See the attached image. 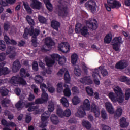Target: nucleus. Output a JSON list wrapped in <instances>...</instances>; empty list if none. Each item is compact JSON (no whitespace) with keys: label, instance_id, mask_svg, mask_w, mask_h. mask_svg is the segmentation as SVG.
<instances>
[{"label":"nucleus","instance_id":"nucleus-1","mask_svg":"<svg viewBox=\"0 0 130 130\" xmlns=\"http://www.w3.org/2000/svg\"><path fill=\"white\" fill-rule=\"evenodd\" d=\"M48 101V94L46 91H42L41 95V99H37L35 100V103H28L22 100V98H20V100L16 104L15 106L17 109H22L24 106H25L26 108H28V111H35V114L39 113V109L38 108L33 106L35 104H41L45 102H47Z\"/></svg>","mask_w":130,"mask_h":130},{"label":"nucleus","instance_id":"nucleus-2","mask_svg":"<svg viewBox=\"0 0 130 130\" xmlns=\"http://www.w3.org/2000/svg\"><path fill=\"white\" fill-rule=\"evenodd\" d=\"M51 59L48 57H46L45 61L48 67H52L56 61L58 62V64L62 66L67 61V58L64 56H60L57 54H53L50 55Z\"/></svg>","mask_w":130,"mask_h":130},{"label":"nucleus","instance_id":"nucleus-3","mask_svg":"<svg viewBox=\"0 0 130 130\" xmlns=\"http://www.w3.org/2000/svg\"><path fill=\"white\" fill-rule=\"evenodd\" d=\"M91 109V104H90V100L88 99H86L83 101V105L80 106L77 109V111L76 113V116L77 117H80L82 118L85 116V111H89Z\"/></svg>","mask_w":130,"mask_h":130},{"label":"nucleus","instance_id":"nucleus-4","mask_svg":"<svg viewBox=\"0 0 130 130\" xmlns=\"http://www.w3.org/2000/svg\"><path fill=\"white\" fill-rule=\"evenodd\" d=\"M39 29H35L34 30L33 27H31L30 28V30L28 29V28H25L24 30V33L23 34L24 38L27 39L28 38V35L30 34L31 36H32L31 41L32 42V44L34 46H37V42L36 41V37L38 36L40 33Z\"/></svg>","mask_w":130,"mask_h":130},{"label":"nucleus","instance_id":"nucleus-5","mask_svg":"<svg viewBox=\"0 0 130 130\" xmlns=\"http://www.w3.org/2000/svg\"><path fill=\"white\" fill-rule=\"evenodd\" d=\"M107 4H105V6L108 12H110L111 9H115V8L118 9L121 7V4L116 0H107Z\"/></svg>","mask_w":130,"mask_h":130},{"label":"nucleus","instance_id":"nucleus-6","mask_svg":"<svg viewBox=\"0 0 130 130\" xmlns=\"http://www.w3.org/2000/svg\"><path fill=\"white\" fill-rule=\"evenodd\" d=\"M123 43V40L121 37H115L111 43L113 46V49L115 51H120V44Z\"/></svg>","mask_w":130,"mask_h":130},{"label":"nucleus","instance_id":"nucleus-7","mask_svg":"<svg viewBox=\"0 0 130 130\" xmlns=\"http://www.w3.org/2000/svg\"><path fill=\"white\" fill-rule=\"evenodd\" d=\"M76 33H81L84 37H89L90 34L88 31V28L86 26H83L82 24L77 23L75 27Z\"/></svg>","mask_w":130,"mask_h":130},{"label":"nucleus","instance_id":"nucleus-8","mask_svg":"<svg viewBox=\"0 0 130 130\" xmlns=\"http://www.w3.org/2000/svg\"><path fill=\"white\" fill-rule=\"evenodd\" d=\"M9 83L13 84V85H17V84H20L24 86L26 85V81L21 78H20L19 76H13L9 81Z\"/></svg>","mask_w":130,"mask_h":130},{"label":"nucleus","instance_id":"nucleus-9","mask_svg":"<svg viewBox=\"0 0 130 130\" xmlns=\"http://www.w3.org/2000/svg\"><path fill=\"white\" fill-rule=\"evenodd\" d=\"M50 115V114L49 113V112H48V111L45 112L42 114V117H41L42 122L40 125V127L43 128L46 126L48 122V118H49Z\"/></svg>","mask_w":130,"mask_h":130},{"label":"nucleus","instance_id":"nucleus-10","mask_svg":"<svg viewBox=\"0 0 130 130\" xmlns=\"http://www.w3.org/2000/svg\"><path fill=\"white\" fill-rule=\"evenodd\" d=\"M58 48L60 51H61L64 53H67L71 50L70 44L67 42H62L59 44L58 46Z\"/></svg>","mask_w":130,"mask_h":130},{"label":"nucleus","instance_id":"nucleus-11","mask_svg":"<svg viewBox=\"0 0 130 130\" xmlns=\"http://www.w3.org/2000/svg\"><path fill=\"white\" fill-rule=\"evenodd\" d=\"M108 96L110 100L113 103L118 102V103H122V102L124 101L122 99H120L119 95H115V94L113 92H109Z\"/></svg>","mask_w":130,"mask_h":130},{"label":"nucleus","instance_id":"nucleus-12","mask_svg":"<svg viewBox=\"0 0 130 130\" xmlns=\"http://www.w3.org/2000/svg\"><path fill=\"white\" fill-rule=\"evenodd\" d=\"M85 7L87 10H89L92 13L96 12V2L94 1L91 0L86 2L85 4Z\"/></svg>","mask_w":130,"mask_h":130},{"label":"nucleus","instance_id":"nucleus-13","mask_svg":"<svg viewBox=\"0 0 130 130\" xmlns=\"http://www.w3.org/2000/svg\"><path fill=\"white\" fill-rule=\"evenodd\" d=\"M86 25L91 30H96L98 28L97 21L94 19H90L86 21Z\"/></svg>","mask_w":130,"mask_h":130},{"label":"nucleus","instance_id":"nucleus-14","mask_svg":"<svg viewBox=\"0 0 130 130\" xmlns=\"http://www.w3.org/2000/svg\"><path fill=\"white\" fill-rule=\"evenodd\" d=\"M112 89L116 96H119V97L120 98V99L124 100V94H123L122 90L120 87L118 86H115L112 87Z\"/></svg>","mask_w":130,"mask_h":130},{"label":"nucleus","instance_id":"nucleus-15","mask_svg":"<svg viewBox=\"0 0 130 130\" xmlns=\"http://www.w3.org/2000/svg\"><path fill=\"white\" fill-rule=\"evenodd\" d=\"M30 7L34 10H40L42 7V4L38 0H30Z\"/></svg>","mask_w":130,"mask_h":130},{"label":"nucleus","instance_id":"nucleus-16","mask_svg":"<svg viewBox=\"0 0 130 130\" xmlns=\"http://www.w3.org/2000/svg\"><path fill=\"white\" fill-rule=\"evenodd\" d=\"M15 51L16 48L14 47H8L7 49L6 54H10V53L9 58H10L11 59H14V58H15V56L17 55Z\"/></svg>","mask_w":130,"mask_h":130},{"label":"nucleus","instance_id":"nucleus-17","mask_svg":"<svg viewBox=\"0 0 130 130\" xmlns=\"http://www.w3.org/2000/svg\"><path fill=\"white\" fill-rule=\"evenodd\" d=\"M105 106L107 111H108L110 114H113V113H114V108L110 102H106L105 103Z\"/></svg>","mask_w":130,"mask_h":130},{"label":"nucleus","instance_id":"nucleus-18","mask_svg":"<svg viewBox=\"0 0 130 130\" xmlns=\"http://www.w3.org/2000/svg\"><path fill=\"white\" fill-rule=\"evenodd\" d=\"M127 66H128L127 61L125 60H122L116 64V68L117 69H124V68H126Z\"/></svg>","mask_w":130,"mask_h":130},{"label":"nucleus","instance_id":"nucleus-19","mask_svg":"<svg viewBox=\"0 0 130 130\" xmlns=\"http://www.w3.org/2000/svg\"><path fill=\"white\" fill-rule=\"evenodd\" d=\"M91 110L94 114L95 117H99L100 115V110H99V108L96 105L94 104H92Z\"/></svg>","mask_w":130,"mask_h":130},{"label":"nucleus","instance_id":"nucleus-20","mask_svg":"<svg viewBox=\"0 0 130 130\" xmlns=\"http://www.w3.org/2000/svg\"><path fill=\"white\" fill-rule=\"evenodd\" d=\"M12 69L14 73H17L21 69V64L19 60H16L13 62Z\"/></svg>","mask_w":130,"mask_h":130},{"label":"nucleus","instance_id":"nucleus-21","mask_svg":"<svg viewBox=\"0 0 130 130\" xmlns=\"http://www.w3.org/2000/svg\"><path fill=\"white\" fill-rule=\"evenodd\" d=\"M45 43L48 48H51V46H54L55 44L53 40H52V39L50 37L46 38L45 39Z\"/></svg>","mask_w":130,"mask_h":130},{"label":"nucleus","instance_id":"nucleus-22","mask_svg":"<svg viewBox=\"0 0 130 130\" xmlns=\"http://www.w3.org/2000/svg\"><path fill=\"white\" fill-rule=\"evenodd\" d=\"M68 10V8L67 7H63V6H62L61 7H59L58 11L56 12L57 14H58L59 16H64L65 15H67V12Z\"/></svg>","mask_w":130,"mask_h":130},{"label":"nucleus","instance_id":"nucleus-23","mask_svg":"<svg viewBox=\"0 0 130 130\" xmlns=\"http://www.w3.org/2000/svg\"><path fill=\"white\" fill-rule=\"evenodd\" d=\"M98 71L97 70H93L92 73V78H93L94 83L97 86H99L100 85V81L99 79H97V77L99 76V74L96 73V71Z\"/></svg>","mask_w":130,"mask_h":130},{"label":"nucleus","instance_id":"nucleus-24","mask_svg":"<svg viewBox=\"0 0 130 130\" xmlns=\"http://www.w3.org/2000/svg\"><path fill=\"white\" fill-rule=\"evenodd\" d=\"M123 110L121 107H119L117 108L116 110L115 111V114H114V118L115 119H117L118 118H119L122 115Z\"/></svg>","mask_w":130,"mask_h":130},{"label":"nucleus","instance_id":"nucleus-25","mask_svg":"<svg viewBox=\"0 0 130 130\" xmlns=\"http://www.w3.org/2000/svg\"><path fill=\"white\" fill-rule=\"evenodd\" d=\"M80 82L82 84H87V85H91V84H93V81L90 77H84L80 80Z\"/></svg>","mask_w":130,"mask_h":130},{"label":"nucleus","instance_id":"nucleus-26","mask_svg":"<svg viewBox=\"0 0 130 130\" xmlns=\"http://www.w3.org/2000/svg\"><path fill=\"white\" fill-rule=\"evenodd\" d=\"M64 87L65 88L63 91L64 96H66V97H71L72 92H71V89H70V87L66 83L64 84Z\"/></svg>","mask_w":130,"mask_h":130},{"label":"nucleus","instance_id":"nucleus-27","mask_svg":"<svg viewBox=\"0 0 130 130\" xmlns=\"http://www.w3.org/2000/svg\"><path fill=\"white\" fill-rule=\"evenodd\" d=\"M120 125L121 127H127L129 125V123L126 121V118L122 117L120 120Z\"/></svg>","mask_w":130,"mask_h":130},{"label":"nucleus","instance_id":"nucleus-28","mask_svg":"<svg viewBox=\"0 0 130 130\" xmlns=\"http://www.w3.org/2000/svg\"><path fill=\"white\" fill-rule=\"evenodd\" d=\"M94 70H97V71L95 72V73H97L99 75V72H101L102 75H103L104 77H105V76H107L108 74V72H107V71H106V70H105L104 68L102 66H101L99 67L98 69H95Z\"/></svg>","mask_w":130,"mask_h":130},{"label":"nucleus","instance_id":"nucleus-29","mask_svg":"<svg viewBox=\"0 0 130 130\" xmlns=\"http://www.w3.org/2000/svg\"><path fill=\"white\" fill-rule=\"evenodd\" d=\"M9 73L10 71L8 68L5 67L3 68L2 64H0V76H2V75H7V74H9Z\"/></svg>","mask_w":130,"mask_h":130},{"label":"nucleus","instance_id":"nucleus-30","mask_svg":"<svg viewBox=\"0 0 130 130\" xmlns=\"http://www.w3.org/2000/svg\"><path fill=\"white\" fill-rule=\"evenodd\" d=\"M50 119L51 122L53 123V124H58L59 122V119H58V117L56 116L55 114H53L50 117Z\"/></svg>","mask_w":130,"mask_h":130},{"label":"nucleus","instance_id":"nucleus-31","mask_svg":"<svg viewBox=\"0 0 130 130\" xmlns=\"http://www.w3.org/2000/svg\"><path fill=\"white\" fill-rule=\"evenodd\" d=\"M51 26L53 29H55L56 31H58V28L60 27V24L58 22L53 20L51 23Z\"/></svg>","mask_w":130,"mask_h":130},{"label":"nucleus","instance_id":"nucleus-32","mask_svg":"<svg viewBox=\"0 0 130 130\" xmlns=\"http://www.w3.org/2000/svg\"><path fill=\"white\" fill-rule=\"evenodd\" d=\"M111 40H112V34L109 33L105 36L104 38V42L106 44L110 43Z\"/></svg>","mask_w":130,"mask_h":130},{"label":"nucleus","instance_id":"nucleus-33","mask_svg":"<svg viewBox=\"0 0 130 130\" xmlns=\"http://www.w3.org/2000/svg\"><path fill=\"white\" fill-rule=\"evenodd\" d=\"M60 102L64 107H69L70 106L69 100L65 97H62L61 99Z\"/></svg>","mask_w":130,"mask_h":130},{"label":"nucleus","instance_id":"nucleus-34","mask_svg":"<svg viewBox=\"0 0 130 130\" xmlns=\"http://www.w3.org/2000/svg\"><path fill=\"white\" fill-rule=\"evenodd\" d=\"M4 39L7 44H13V45H16V44H17V42L16 41L14 40H10L7 36H4Z\"/></svg>","mask_w":130,"mask_h":130},{"label":"nucleus","instance_id":"nucleus-35","mask_svg":"<svg viewBox=\"0 0 130 130\" xmlns=\"http://www.w3.org/2000/svg\"><path fill=\"white\" fill-rule=\"evenodd\" d=\"M44 2L45 4L46 7L48 9V11L51 12L53 9V7H52L51 3H50V0H44Z\"/></svg>","mask_w":130,"mask_h":130},{"label":"nucleus","instance_id":"nucleus-36","mask_svg":"<svg viewBox=\"0 0 130 130\" xmlns=\"http://www.w3.org/2000/svg\"><path fill=\"white\" fill-rule=\"evenodd\" d=\"M72 102L73 105H78L81 102V99L79 96H74L72 99Z\"/></svg>","mask_w":130,"mask_h":130},{"label":"nucleus","instance_id":"nucleus-37","mask_svg":"<svg viewBox=\"0 0 130 130\" xmlns=\"http://www.w3.org/2000/svg\"><path fill=\"white\" fill-rule=\"evenodd\" d=\"M78 60V55L76 53H73L71 55V63L72 64H76Z\"/></svg>","mask_w":130,"mask_h":130},{"label":"nucleus","instance_id":"nucleus-38","mask_svg":"<svg viewBox=\"0 0 130 130\" xmlns=\"http://www.w3.org/2000/svg\"><path fill=\"white\" fill-rule=\"evenodd\" d=\"M63 83L62 82H59L57 84V92L58 93H61L63 91Z\"/></svg>","mask_w":130,"mask_h":130},{"label":"nucleus","instance_id":"nucleus-39","mask_svg":"<svg viewBox=\"0 0 130 130\" xmlns=\"http://www.w3.org/2000/svg\"><path fill=\"white\" fill-rule=\"evenodd\" d=\"M35 81L37 84H41L43 81H44V79H43V77H42L40 75H37L35 77Z\"/></svg>","mask_w":130,"mask_h":130},{"label":"nucleus","instance_id":"nucleus-40","mask_svg":"<svg viewBox=\"0 0 130 130\" xmlns=\"http://www.w3.org/2000/svg\"><path fill=\"white\" fill-rule=\"evenodd\" d=\"M82 73V71H81V70H80V68L78 66H75V69H74V74L77 77H79V76H81V73Z\"/></svg>","mask_w":130,"mask_h":130},{"label":"nucleus","instance_id":"nucleus-41","mask_svg":"<svg viewBox=\"0 0 130 130\" xmlns=\"http://www.w3.org/2000/svg\"><path fill=\"white\" fill-rule=\"evenodd\" d=\"M86 91L87 93L88 96H91L94 95V91H93V89L90 86L86 87Z\"/></svg>","mask_w":130,"mask_h":130},{"label":"nucleus","instance_id":"nucleus-42","mask_svg":"<svg viewBox=\"0 0 130 130\" xmlns=\"http://www.w3.org/2000/svg\"><path fill=\"white\" fill-rule=\"evenodd\" d=\"M56 114L58 115V116L61 117V118H62V117H64V112L61 108H58L57 109Z\"/></svg>","mask_w":130,"mask_h":130},{"label":"nucleus","instance_id":"nucleus-43","mask_svg":"<svg viewBox=\"0 0 130 130\" xmlns=\"http://www.w3.org/2000/svg\"><path fill=\"white\" fill-rule=\"evenodd\" d=\"M20 75L22 78H25V77H29L30 74L29 73H27V71L24 68H22L20 70Z\"/></svg>","mask_w":130,"mask_h":130},{"label":"nucleus","instance_id":"nucleus-44","mask_svg":"<svg viewBox=\"0 0 130 130\" xmlns=\"http://www.w3.org/2000/svg\"><path fill=\"white\" fill-rule=\"evenodd\" d=\"M23 6L28 14H32V9H31V8L29 6V4H28V3L24 2Z\"/></svg>","mask_w":130,"mask_h":130},{"label":"nucleus","instance_id":"nucleus-45","mask_svg":"<svg viewBox=\"0 0 130 130\" xmlns=\"http://www.w3.org/2000/svg\"><path fill=\"white\" fill-rule=\"evenodd\" d=\"M0 93L2 96H7L9 94V90L5 87H2L0 89Z\"/></svg>","mask_w":130,"mask_h":130},{"label":"nucleus","instance_id":"nucleus-46","mask_svg":"<svg viewBox=\"0 0 130 130\" xmlns=\"http://www.w3.org/2000/svg\"><path fill=\"white\" fill-rule=\"evenodd\" d=\"M64 79L66 84L70 83V81H71V77L70 76L69 71H67V72L64 74Z\"/></svg>","mask_w":130,"mask_h":130},{"label":"nucleus","instance_id":"nucleus-47","mask_svg":"<svg viewBox=\"0 0 130 130\" xmlns=\"http://www.w3.org/2000/svg\"><path fill=\"white\" fill-rule=\"evenodd\" d=\"M82 125L86 127L87 129H90L91 128V123L89 122L88 121H86L85 120L82 121Z\"/></svg>","mask_w":130,"mask_h":130},{"label":"nucleus","instance_id":"nucleus-48","mask_svg":"<svg viewBox=\"0 0 130 130\" xmlns=\"http://www.w3.org/2000/svg\"><path fill=\"white\" fill-rule=\"evenodd\" d=\"M68 70L66 68H62L60 71L57 73V76L59 77H62L63 74H66L68 72Z\"/></svg>","mask_w":130,"mask_h":130},{"label":"nucleus","instance_id":"nucleus-49","mask_svg":"<svg viewBox=\"0 0 130 130\" xmlns=\"http://www.w3.org/2000/svg\"><path fill=\"white\" fill-rule=\"evenodd\" d=\"M47 86H48V90L50 93H53V92L55 91V88L51 86V83L50 82H47Z\"/></svg>","mask_w":130,"mask_h":130},{"label":"nucleus","instance_id":"nucleus-50","mask_svg":"<svg viewBox=\"0 0 130 130\" xmlns=\"http://www.w3.org/2000/svg\"><path fill=\"white\" fill-rule=\"evenodd\" d=\"M11 103V100L5 99L2 102V106H4V107H7V106H9V104Z\"/></svg>","mask_w":130,"mask_h":130},{"label":"nucleus","instance_id":"nucleus-51","mask_svg":"<svg viewBox=\"0 0 130 130\" xmlns=\"http://www.w3.org/2000/svg\"><path fill=\"white\" fill-rule=\"evenodd\" d=\"M48 109L50 112H52L54 110V104L52 102H49Z\"/></svg>","mask_w":130,"mask_h":130},{"label":"nucleus","instance_id":"nucleus-52","mask_svg":"<svg viewBox=\"0 0 130 130\" xmlns=\"http://www.w3.org/2000/svg\"><path fill=\"white\" fill-rule=\"evenodd\" d=\"M4 114H5V115H8V118L9 120H12V119H13L14 118V115L12 114H10V111L8 110L5 111Z\"/></svg>","mask_w":130,"mask_h":130},{"label":"nucleus","instance_id":"nucleus-53","mask_svg":"<svg viewBox=\"0 0 130 130\" xmlns=\"http://www.w3.org/2000/svg\"><path fill=\"white\" fill-rule=\"evenodd\" d=\"M6 48H7V47L6 46L5 41L0 40V50L4 51V50H5Z\"/></svg>","mask_w":130,"mask_h":130},{"label":"nucleus","instance_id":"nucleus-54","mask_svg":"<svg viewBox=\"0 0 130 130\" xmlns=\"http://www.w3.org/2000/svg\"><path fill=\"white\" fill-rule=\"evenodd\" d=\"M26 20L30 26H34V20L29 15L26 16Z\"/></svg>","mask_w":130,"mask_h":130},{"label":"nucleus","instance_id":"nucleus-55","mask_svg":"<svg viewBox=\"0 0 130 130\" xmlns=\"http://www.w3.org/2000/svg\"><path fill=\"white\" fill-rule=\"evenodd\" d=\"M71 114H72V112L70 109H67L65 110L64 112V117H70L71 116Z\"/></svg>","mask_w":130,"mask_h":130},{"label":"nucleus","instance_id":"nucleus-56","mask_svg":"<svg viewBox=\"0 0 130 130\" xmlns=\"http://www.w3.org/2000/svg\"><path fill=\"white\" fill-rule=\"evenodd\" d=\"M40 89L42 90V92H45L44 89H48V86H47L45 83H41L40 85Z\"/></svg>","mask_w":130,"mask_h":130},{"label":"nucleus","instance_id":"nucleus-57","mask_svg":"<svg viewBox=\"0 0 130 130\" xmlns=\"http://www.w3.org/2000/svg\"><path fill=\"white\" fill-rule=\"evenodd\" d=\"M38 20L42 24H45V23H46V19L42 16H39Z\"/></svg>","mask_w":130,"mask_h":130},{"label":"nucleus","instance_id":"nucleus-58","mask_svg":"<svg viewBox=\"0 0 130 130\" xmlns=\"http://www.w3.org/2000/svg\"><path fill=\"white\" fill-rule=\"evenodd\" d=\"M32 69L35 72H37V71H38V63H37V61H34L33 62Z\"/></svg>","mask_w":130,"mask_h":130},{"label":"nucleus","instance_id":"nucleus-59","mask_svg":"<svg viewBox=\"0 0 130 130\" xmlns=\"http://www.w3.org/2000/svg\"><path fill=\"white\" fill-rule=\"evenodd\" d=\"M130 98V89H127L125 94V99L128 100Z\"/></svg>","mask_w":130,"mask_h":130},{"label":"nucleus","instance_id":"nucleus-60","mask_svg":"<svg viewBox=\"0 0 130 130\" xmlns=\"http://www.w3.org/2000/svg\"><path fill=\"white\" fill-rule=\"evenodd\" d=\"M71 91L74 95H76L77 94H79V89H78L76 87H72Z\"/></svg>","mask_w":130,"mask_h":130},{"label":"nucleus","instance_id":"nucleus-61","mask_svg":"<svg viewBox=\"0 0 130 130\" xmlns=\"http://www.w3.org/2000/svg\"><path fill=\"white\" fill-rule=\"evenodd\" d=\"M10 29V24L9 22H6L4 24V31H8Z\"/></svg>","mask_w":130,"mask_h":130},{"label":"nucleus","instance_id":"nucleus-62","mask_svg":"<svg viewBox=\"0 0 130 130\" xmlns=\"http://www.w3.org/2000/svg\"><path fill=\"white\" fill-rule=\"evenodd\" d=\"M31 89H32V90H34V92L35 93V94H36L37 95V94H38V87H37V86H36L35 85H33L31 86Z\"/></svg>","mask_w":130,"mask_h":130},{"label":"nucleus","instance_id":"nucleus-63","mask_svg":"<svg viewBox=\"0 0 130 130\" xmlns=\"http://www.w3.org/2000/svg\"><path fill=\"white\" fill-rule=\"evenodd\" d=\"M119 81H120V82H126H126H127L128 78L125 76H122L119 78Z\"/></svg>","mask_w":130,"mask_h":130},{"label":"nucleus","instance_id":"nucleus-64","mask_svg":"<svg viewBox=\"0 0 130 130\" xmlns=\"http://www.w3.org/2000/svg\"><path fill=\"white\" fill-rule=\"evenodd\" d=\"M102 117L103 119H107V114L105 111H102L101 112Z\"/></svg>","mask_w":130,"mask_h":130}]
</instances>
